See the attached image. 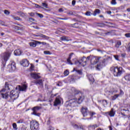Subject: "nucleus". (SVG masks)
I'll return each mask as SVG.
<instances>
[{"mask_svg": "<svg viewBox=\"0 0 130 130\" xmlns=\"http://www.w3.org/2000/svg\"><path fill=\"white\" fill-rule=\"evenodd\" d=\"M21 54H22V51H21V49H18L14 51V55L18 56L21 55Z\"/></svg>", "mask_w": 130, "mask_h": 130, "instance_id": "obj_20", "label": "nucleus"}, {"mask_svg": "<svg viewBox=\"0 0 130 130\" xmlns=\"http://www.w3.org/2000/svg\"><path fill=\"white\" fill-rule=\"evenodd\" d=\"M92 117H90V118H83L82 119H87V120H89L90 119H91Z\"/></svg>", "mask_w": 130, "mask_h": 130, "instance_id": "obj_59", "label": "nucleus"}, {"mask_svg": "<svg viewBox=\"0 0 130 130\" xmlns=\"http://www.w3.org/2000/svg\"><path fill=\"white\" fill-rule=\"evenodd\" d=\"M106 60H107V59L100 57V60L99 61V62H100V63H103L104 66H105V62H106Z\"/></svg>", "mask_w": 130, "mask_h": 130, "instance_id": "obj_22", "label": "nucleus"}, {"mask_svg": "<svg viewBox=\"0 0 130 130\" xmlns=\"http://www.w3.org/2000/svg\"><path fill=\"white\" fill-rule=\"evenodd\" d=\"M97 14H100V10L95 9L93 13V16H96Z\"/></svg>", "mask_w": 130, "mask_h": 130, "instance_id": "obj_29", "label": "nucleus"}, {"mask_svg": "<svg viewBox=\"0 0 130 130\" xmlns=\"http://www.w3.org/2000/svg\"><path fill=\"white\" fill-rule=\"evenodd\" d=\"M73 54H74V53L70 54L69 58L67 59V62H68L69 64H73V63L71 61V59L72 58V56H73Z\"/></svg>", "mask_w": 130, "mask_h": 130, "instance_id": "obj_24", "label": "nucleus"}, {"mask_svg": "<svg viewBox=\"0 0 130 130\" xmlns=\"http://www.w3.org/2000/svg\"><path fill=\"white\" fill-rule=\"evenodd\" d=\"M101 68V65L98 64L96 67V69L98 70H100Z\"/></svg>", "mask_w": 130, "mask_h": 130, "instance_id": "obj_54", "label": "nucleus"}, {"mask_svg": "<svg viewBox=\"0 0 130 130\" xmlns=\"http://www.w3.org/2000/svg\"><path fill=\"white\" fill-rule=\"evenodd\" d=\"M20 64L21 66H23V67H28L29 66V61L28 60L24 59H23L21 62H20Z\"/></svg>", "mask_w": 130, "mask_h": 130, "instance_id": "obj_15", "label": "nucleus"}, {"mask_svg": "<svg viewBox=\"0 0 130 130\" xmlns=\"http://www.w3.org/2000/svg\"><path fill=\"white\" fill-rule=\"evenodd\" d=\"M39 43L40 44H43V45H46V43H45V42H39Z\"/></svg>", "mask_w": 130, "mask_h": 130, "instance_id": "obj_57", "label": "nucleus"}, {"mask_svg": "<svg viewBox=\"0 0 130 130\" xmlns=\"http://www.w3.org/2000/svg\"><path fill=\"white\" fill-rule=\"evenodd\" d=\"M107 14H108L109 15H111V11H108L107 12Z\"/></svg>", "mask_w": 130, "mask_h": 130, "instance_id": "obj_62", "label": "nucleus"}, {"mask_svg": "<svg viewBox=\"0 0 130 130\" xmlns=\"http://www.w3.org/2000/svg\"><path fill=\"white\" fill-rule=\"evenodd\" d=\"M110 71L113 72V75L115 77H120L122 74V67H117L112 66L110 68Z\"/></svg>", "mask_w": 130, "mask_h": 130, "instance_id": "obj_1", "label": "nucleus"}, {"mask_svg": "<svg viewBox=\"0 0 130 130\" xmlns=\"http://www.w3.org/2000/svg\"><path fill=\"white\" fill-rule=\"evenodd\" d=\"M69 74H70V73L69 72V71H68V70H66L64 72V76H68Z\"/></svg>", "mask_w": 130, "mask_h": 130, "instance_id": "obj_42", "label": "nucleus"}, {"mask_svg": "<svg viewBox=\"0 0 130 130\" xmlns=\"http://www.w3.org/2000/svg\"><path fill=\"white\" fill-rule=\"evenodd\" d=\"M17 90L18 87H16V90H13L10 92L9 97L12 101H14L19 98V91Z\"/></svg>", "mask_w": 130, "mask_h": 130, "instance_id": "obj_3", "label": "nucleus"}, {"mask_svg": "<svg viewBox=\"0 0 130 130\" xmlns=\"http://www.w3.org/2000/svg\"><path fill=\"white\" fill-rule=\"evenodd\" d=\"M23 122H24V120L20 119L17 122V123H23Z\"/></svg>", "mask_w": 130, "mask_h": 130, "instance_id": "obj_47", "label": "nucleus"}, {"mask_svg": "<svg viewBox=\"0 0 130 130\" xmlns=\"http://www.w3.org/2000/svg\"><path fill=\"white\" fill-rule=\"evenodd\" d=\"M81 112L83 115V117H86L88 115V108L86 107H82L81 109Z\"/></svg>", "mask_w": 130, "mask_h": 130, "instance_id": "obj_11", "label": "nucleus"}, {"mask_svg": "<svg viewBox=\"0 0 130 130\" xmlns=\"http://www.w3.org/2000/svg\"><path fill=\"white\" fill-rule=\"evenodd\" d=\"M40 37H42V38H44L45 39H46L47 40H48V39H49V37L44 35H43V34H41L40 35Z\"/></svg>", "mask_w": 130, "mask_h": 130, "instance_id": "obj_33", "label": "nucleus"}, {"mask_svg": "<svg viewBox=\"0 0 130 130\" xmlns=\"http://www.w3.org/2000/svg\"><path fill=\"white\" fill-rule=\"evenodd\" d=\"M73 90L74 91V94H73V95H76V94H78V96H79L78 99H75V102H76V103H78V104H81V103H82V102H83L85 100V95L82 94L81 92L75 89H73Z\"/></svg>", "mask_w": 130, "mask_h": 130, "instance_id": "obj_2", "label": "nucleus"}, {"mask_svg": "<svg viewBox=\"0 0 130 130\" xmlns=\"http://www.w3.org/2000/svg\"><path fill=\"white\" fill-rule=\"evenodd\" d=\"M57 19H58L59 20H68V18H62L60 17H57Z\"/></svg>", "mask_w": 130, "mask_h": 130, "instance_id": "obj_49", "label": "nucleus"}, {"mask_svg": "<svg viewBox=\"0 0 130 130\" xmlns=\"http://www.w3.org/2000/svg\"><path fill=\"white\" fill-rule=\"evenodd\" d=\"M33 70H34V66L31 65V66L30 67V71H33Z\"/></svg>", "mask_w": 130, "mask_h": 130, "instance_id": "obj_52", "label": "nucleus"}, {"mask_svg": "<svg viewBox=\"0 0 130 130\" xmlns=\"http://www.w3.org/2000/svg\"><path fill=\"white\" fill-rule=\"evenodd\" d=\"M93 126H94V128H96V127H97L98 126L97 125V124H94V125H93Z\"/></svg>", "mask_w": 130, "mask_h": 130, "instance_id": "obj_64", "label": "nucleus"}, {"mask_svg": "<svg viewBox=\"0 0 130 130\" xmlns=\"http://www.w3.org/2000/svg\"><path fill=\"white\" fill-rule=\"evenodd\" d=\"M39 127V123L36 121L30 122V130H37Z\"/></svg>", "mask_w": 130, "mask_h": 130, "instance_id": "obj_8", "label": "nucleus"}, {"mask_svg": "<svg viewBox=\"0 0 130 130\" xmlns=\"http://www.w3.org/2000/svg\"><path fill=\"white\" fill-rule=\"evenodd\" d=\"M72 6H75V5H76V1L73 0L72 2Z\"/></svg>", "mask_w": 130, "mask_h": 130, "instance_id": "obj_53", "label": "nucleus"}, {"mask_svg": "<svg viewBox=\"0 0 130 130\" xmlns=\"http://www.w3.org/2000/svg\"><path fill=\"white\" fill-rule=\"evenodd\" d=\"M50 129H51V130H54V128L53 127L50 126Z\"/></svg>", "mask_w": 130, "mask_h": 130, "instance_id": "obj_63", "label": "nucleus"}, {"mask_svg": "<svg viewBox=\"0 0 130 130\" xmlns=\"http://www.w3.org/2000/svg\"><path fill=\"white\" fill-rule=\"evenodd\" d=\"M12 52H13V50L7 51L4 54L3 58L5 61H7L9 59V58L11 56V54H12Z\"/></svg>", "mask_w": 130, "mask_h": 130, "instance_id": "obj_10", "label": "nucleus"}, {"mask_svg": "<svg viewBox=\"0 0 130 130\" xmlns=\"http://www.w3.org/2000/svg\"><path fill=\"white\" fill-rule=\"evenodd\" d=\"M57 86H61L62 84L61 82H59L57 84Z\"/></svg>", "mask_w": 130, "mask_h": 130, "instance_id": "obj_60", "label": "nucleus"}, {"mask_svg": "<svg viewBox=\"0 0 130 130\" xmlns=\"http://www.w3.org/2000/svg\"><path fill=\"white\" fill-rule=\"evenodd\" d=\"M36 8H38V9H40V8H41L42 7H41V6H39L38 4H36Z\"/></svg>", "mask_w": 130, "mask_h": 130, "instance_id": "obj_56", "label": "nucleus"}, {"mask_svg": "<svg viewBox=\"0 0 130 130\" xmlns=\"http://www.w3.org/2000/svg\"><path fill=\"white\" fill-rule=\"evenodd\" d=\"M76 102H75V99H71V101H70L68 106H70V107H75V106H76Z\"/></svg>", "mask_w": 130, "mask_h": 130, "instance_id": "obj_18", "label": "nucleus"}, {"mask_svg": "<svg viewBox=\"0 0 130 130\" xmlns=\"http://www.w3.org/2000/svg\"><path fill=\"white\" fill-rule=\"evenodd\" d=\"M111 4V5H116V1L115 0H112Z\"/></svg>", "mask_w": 130, "mask_h": 130, "instance_id": "obj_44", "label": "nucleus"}, {"mask_svg": "<svg viewBox=\"0 0 130 130\" xmlns=\"http://www.w3.org/2000/svg\"><path fill=\"white\" fill-rule=\"evenodd\" d=\"M102 102H103V106H104V107H106V105H107L108 104L107 101L106 100H103Z\"/></svg>", "mask_w": 130, "mask_h": 130, "instance_id": "obj_35", "label": "nucleus"}, {"mask_svg": "<svg viewBox=\"0 0 130 130\" xmlns=\"http://www.w3.org/2000/svg\"><path fill=\"white\" fill-rule=\"evenodd\" d=\"M60 40H61V41H72V39H70V38L67 36H62L60 38Z\"/></svg>", "mask_w": 130, "mask_h": 130, "instance_id": "obj_19", "label": "nucleus"}, {"mask_svg": "<svg viewBox=\"0 0 130 130\" xmlns=\"http://www.w3.org/2000/svg\"><path fill=\"white\" fill-rule=\"evenodd\" d=\"M89 60H90V57L87 56L86 57L83 56L80 60L78 61V62L79 64H81V66L85 67L86 64H88V61H89Z\"/></svg>", "mask_w": 130, "mask_h": 130, "instance_id": "obj_6", "label": "nucleus"}, {"mask_svg": "<svg viewBox=\"0 0 130 130\" xmlns=\"http://www.w3.org/2000/svg\"><path fill=\"white\" fill-rule=\"evenodd\" d=\"M61 100H62V99L60 98V96H57L55 102H54V106H57V105H59V104L61 103Z\"/></svg>", "mask_w": 130, "mask_h": 130, "instance_id": "obj_12", "label": "nucleus"}, {"mask_svg": "<svg viewBox=\"0 0 130 130\" xmlns=\"http://www.w3.org/2000/svg\"><path fill=\"white\" fill-rule=\"evenodd\" d=\"M105 113L106 115H109L110 117H114V115H115V111H114V109L112 108L110 111L106 112Z\"/></svg>", "mask_w": 130, "mask_h": 130, "instance_id": "obj_14", "label": "nucleus"}, {"mask_svg": "<svg viewBox=\"0 0 130 130\" xmlns=\"http://www.w3.org/2000/svg\"><path fill=\"white\" fill-rule=\"evenodd\" d=\"M17 25L18 26H19L13 25L12 26V28L13 30L15 31V32L18 33V34H19L20 35H21V34H22V32H21L22 31H24V30H25V27L23 25L20 24H17Z\"/></svg>", "mask_w": 130, "mask_h": 130, "instance_id": "obj_4", "label": "nucleus"}, {"mask_svg": "<svg viewBox=\"0 0 130 130\" xmlns=\"http://www.w3.org/2000/svg\"><path fill=\"white\" fill-rule=\"evenodd\" d=\"M120 45H121V42H120V41H119L115 44V47H116V48H119Z\"/></svg>", "mask_w": 130, "mask_h": 130, "instance_id": "obj_26", "label": "nucleus"}, {"mask_svg": "<svg viewBox=\"0 0 130 130\" xmlns=\"http://www.w3.org/2000/svg\"><path fill=\"white\" fill-rule=\"evenodd\" d=\"M28 88V86L26 84H23L22 86H18L19 91H26Z\"/></svg>", "mask_w": 130, "mask_h": 130, "instance_id": "obj_17", "label": "nucleus"}, {"mask_svg": "<svg viewBox=\"0 0 130 130\" xmlns=\"http://www.w3.org/2000/svg\"><path fill=\"white\" fill-rule=\"evenodd\" d=\"M1 97L4 99H8L9 98V93H1Z\"/></svg>", "mask_w": 130, "mask_h": 130, "instance_id": "obj_23", "label": "nucleus"}, {"mask_svg": "<svg viewBox=\"0 0 130 130\" xmlns=\"http://www.w3.org/2000/svg\"><path fill=\"white\" fill-rule=\"evenodd\" d=\"M30 76L31 78H33V79H35V80H37L41 78V77L39 76V73L37 74L36 73H32L30 74Z\"/></svg>", "mask_w": 130, "mask_h": 130, "instance_id": "obj_16", "label": "nucleus"}, {"mask_svg": "<svg viewBox=\"0 0 130 130\" xmlns=\"http://www.w3.org/2000/svg\"><path fill=\"white\" fill-rule=\"evenodd\" d=\"M114 57L116 59V60H117L118 61H119V60H120L119 58V56H118V55H114Z\"/></svg>", "mask_w": 130, "mask_h": 130, "instance_id": "obj_37", "label": "nucleus"}, {"mask_svg": "<svg viewBox=\"0 0 130 130\" xmlns=\"http://www.w3.org/2000/svg\"><path fill=\"white\" fill-rule=\"evenodd\" d=\"M106 35H110L111 36H113V35H115V30H112L109 31H107L105 34Z\"/></svg>", "mask_w": 130, "mask_h": 130, "instance_id": "obj_21", "label": "nucleus"}, {"mask_svg": "<svg viewBox=\"0 0 130 130\" xmlns=\"http://www.w3.org/2000/svg\"><path fill=\"white\" fill-rule=\"evenodd\" d=\"M13 127V128H14V129L17 130L18 129V128H17V124L16 123H14L12 124Z\"/></svg>", "mask_w": 130, "mask_h": 130, "instance_id": "obj_38", "label": "nucleus"}, {"mask_svg": "<svg viewBox=\"0 0 130 130\" xmlns=\"http://www.w3.org/2000/svg\"><path fill=\"white\" fill-rule=\"evenodd\" d=\"M126 50L128 51V52H130V43H128L127 47H126Z\"/></svg>", "mask_w": 130, "mask_h": 130, "instance_id": "obj_39", "label": "nucleus"}, {"mask_svg": "<svg viewBox=\"0 0 130 130\" xmlns=\"http://www.w3.org/2000/svg\"><path fill=\"white\" fill-rule=\"evenodd\" d=\"M40 109H42V107L36 106L33 107L32 108L33 112L31 113V114L36 115V116H40V113H37V112L40 110Z\"/></svg>", "mask_w": 130, "mask_h": 130, "instance_id": "obj_7", "label": "nucleus"}, {"mask_svg": "<svg viewBox=\"0 0 130 130\" xmlns=\"http://www.w3.org/2000/svg\"><path fill=\"white\" fill-rule=\"evenodd\" d=\"M85 15H86V16H91V12L87 11L85 13Z\"/></svg>", "mask_w": 130, "mask_h": 130, "instance_id": "obj_45", "label": "nucleus"}, {"mask_svg": "<svg viewBox=\"0 0 130 130\" xmlns=\"http://www.w3.org/2000/svg\"><path fill=\"white\" fill-rule=\"evenodd\" d=\"M74 127H75L76 128H80L81 129H84V126H82V125L78 126L77 124H75L74 125Z\"/></svg>", "mask_w": 130, "mask_h": 130, "instance_id": "obj_28", "label": "nucleus"}, {"mask_svg": "<svg viewBox=\"0 0 130 130\" xmlns=\"http://www.w3.org/2000/svg\"><path fill=\"white\" fill-rule=\"evenodd\" d=\"M12 18L14 19V20H17V21H21L22 19L18 17V16H14V15H12Z\"/></svg>", "mask_w": 130, "mask_h": 130, "instance_id": "obj_32", "label": "nucleus"}, {"mask_svg": "<svg viewBox=\"0 0 130 130\" xmlns=\"http://www.w3.org/2000/svg\"><path fill=\"white\" fill-rule=\"evenodd\" d=\"M7 69L10 73H13L16 71V64L15 62H12L10 64H8L7 66Z\"/></svg>", "mask_w": 130, "mask_h": 130, "instance_id": "obj_9", "label": "nucleus"}, {"mask_svg": "<svg viewBox=\"0 0 130 130\" xmlns=\"http://www.w3.org/2000/svg\"><path fill=\"white\" fill-rule=\"evenodd\" d=\"M68 15H73L74 14L73 13V12L69 11V12H68Z\"/></svg>", "mask_w": 130, "mask_h": 130, "instance_id": "obj_58", "label": "nucleus"}, {"mask_svg": "<svg viewBox=\"0 0 130 130\" xmlns=\"http://www.w3.org/2000/svg\"><path fill=\"white\" fill-rule=\"evenodd\" d=\"M58 12L59 13H62V12H63V9L62 8H60L58 9Z\"/></svg>", "mask_w": 130, "mask_h": 130, "instance_id": "obj_51", "label": "nucleus"}, {"mask_svg": "<svg viewBox=\"0 0 130 130\" xmlns=\"http://www.w3.org/2000/svg\"><path fill=\"white\" fill-rule=\"evenodd\" d=\"M37 15L40 17V18H43V15L40 14V13H37Z\"/></svg>", "mask_w": 130, "mask_h": 130, "instance_id": "obj_48", "label": "nucleus"}, {"mask_svg": "<svg viewBox=\"0 0 130 130\" xmlns=\"http://www.w3.org/2000/svg\"><path fill=\"white\" fill-rule=\"evenodd\" d=\"M95 114H96V113L95 112H89V115H90V116L91 117L94 116V115H95Z\"/></svg>", "mask_w": 130, "mask_h": 130, "instance_id": "obj_40", "label": "nucleus"}, {"mask_svg": "<svg viewBox=\"0 0 130 130\" xmlns=\"http://www.w3.org/2000/svg\"><path fill=\"white\" fill-rule=\"evenodd\" d=\"M125 55H126L125 53L121 54L122 57H125Z\"/></svg>", "mask_w": 130, "mask_h": 130, "instance_id": "obj_61", "label": "nucleus"}, {"mask_svg": "<svg viewBox=\"0 0 130 130\" xmlns=\"http://www.w3.org/2000/svg\"><path fill=\"white\" fill-rule=\"evenodd\" d=\"M119 96V94H115L113 96H112V100L114 101L116 100V99H117L118 98V96Z\"/></svg>", "mask_w": 130, "mask_h": 130, "instance_id": "obj_30", "label": "nucleus"}, {"mask_svg": "<svg viewBox=\"0 0 130 130\" xmlns=\"http://www.w3.org/2000/svg\"><path fill=\"white\" fill-rule=\"evenodd\" d=\"M36 84H38L39 85H40V86H43V82H42V80H37L36 82Z\"/></svg>", "mask_w": 130, "mask_h": 130, "instance_id": "obj_27", "label": "nucleus"}, {"mask_svg": "<svg viewBox=\"0 0 130 130\" xmlns=\"http://www.w3.org/2000/svg\"><path fill=\"white\" fill-rule=\"evenodd\" d=\"M30 16H31V17H34V16L35 15V14L33 12H31L30 13H29Z\"/></svg>", "mask_w": 130, "mask_h": 130, "instance_id": "obj_55", "label": "nucleus"}, {"mask_svg": "<svg viewBox=\"0 0 130 130\" xmlns=\"http://www.w3.org/2000/svg\"><path fill=\"white\" fill-rule=\"evenodd\" d=\"M29 45L31 47H36V43L35 42H30Z\"/></svg>", "mask_w": 130, "mask_h": 130, "instance_id": "obj_31", "label": "nucleus"}, {"mask_svg": "<svg viewBox=\"0 0 130 130\" xmlns=\"http://www.w3.org/2000/svg\"><path fill=\"white\" fill-rule=\"evenodd\" d=\"M4 14H5V15H10V12L7 10H5L4 11Z\"/></svg>", "mask_w": 130, "mask_h": 130, "instance_id": "obj_43", "label": "nucleus"}, {"mask_svg": "<svg viewBox=\"0 0 130 130\" xmlns=\"http://www.w3.org/2000/svg\"><path fill=\"white\" fill-rule=\"evenodd\" d=\"M125 36L127 38H130V33L125 34Z\"/></svg>", "mask_w": 130, "mask_h": 130, "instance_id": "obj_46", "label": "nucleus"}, {"mask_svg": "<svg viewBox=\"0 0 130 130\" xmlns=\"http://www.w3.org/2000/svg\"><path fill=\"white\" fill-rule=\"evenodd\" d=\"M44 54H49V55L51 54V53H50V52L49 51H44Z\"/></svg>", "mask_w": 130, "mask_h": 130, "instance_id": "obj_41", "label": "nucleus"}, {"mask_svg": "<svg viewBox=\"0 0 130 130\" xmlns=\"http://www.w3.org/2000/svg\"><path fill=\"white\" fill-rule=\"evenodd\" d=\"M123 94H124V93L123 92V91H122L121 89L120 90V94H119V96L120 95H123Z\"/></svg>", "mask_w": 130, "mask_h": 130, "instance_id": "obj_50", "label": "nucleus"}, {"mask_svg": "<svg viewBox=\"0 0 130 130\" xmlns=\"http://www.w3.org/2000/svg\"><path fill=\"white\" fill-rule=\"evenodd\" d=\"M73 28H79V23H74L72 24Z\"/></svg>", "mask_w": 130, "mask_h": 130, "instance_id": "obj_36", "label": "nucleus"}, {"mask_svg": "<svg viewBox=\"0 0 130 130\" xmlns=\"http://www.w3.org/2000/svg\"><path fill=\"white\" fill-rule=\"evenodd\" d=\"M88 79L90 81V82H91L92 83H94V78L93 77V76H92V75H88Z\"/></svg>", "mask_w": 130, "mask_h": 130, "instance_id": "obj_25", "label": "nucleus"}, {"mask_svg": "<svg viewBox=\"0 0 130 130\" xmlns=\"http://www.w3.org/2000/svg\"><path fill=\"white\" fill-rule=\"evenodd\" d=\"M13 87L11 85H10L9 82H6L4 88L2 89V92H5V91H9V90H11Z\"/></svg>", "mask_w": 130, "mask_h": 130, "instance_id": "obj_13", "label": "nucleus"}, {"mask_svg": "<svg viewBox=\"0 0 130 130\" xmlns=\"http://www.w3.org/2000/svg\"><path fill=\"white\" fill-rule=\"evenodd\" d=\"M88 57H89V60H90L91 64H96L97 62H99V60H100V57L90 55L88 56Z\"/></svg>", "mask_w": 130, "mask_h": 130, "instance_id": "obj_5", "label": "nucleus"}, {"mask_svg": "<svg viewBox=\"0 0 130 130\" xmlns=\"http://www.w3.org/2000/svg\"><path fill=\"white\" fill-rule=\"evenodd\" d=\"M42 6L44 8H45L46 9H48V5L45 3H42Z\"/></svg>", "mask_w": 130, "mask_h": 130, "instance_id": "obj_34", "label": "nucleus"}]
</instances>
